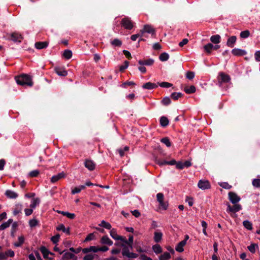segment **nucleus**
<instances>
[{"mask_svg":"<svg viewBox=\"0 0 260 260\" xmlns=\"http://www.w3.org/2000/svg\"><path fill=\"white\" fill-rule=\"evenodd\" d=\"M15 80L18 85L22 86H32L33 82L30 76L26 74H22L15 77Z\"/></svg>","mask_w":260,"mask_h":260,"instance_id":"1","label":"nucleus"},{"mask_svg":"<svg viewBox=\"0 0 260 260\" xmlns=\"http://www.w3.org/2000/svg\"><path fill=\"white\" fill-rule=\"evenodd\" d=\"M121 25L125 29L128 30L132 29L134 27V23L128 17H124L121 19Z\"/></svg>","mask_w":260,"mask_h":260,"instance_id":"2","label":"nucleus"},{"mask_svg":"<svg viewBox=\"0 0 260 260\" xmlns=\"http://www.w3.org/2000/svg\"><path fill=\"white\" fill-rule=\"evenodd\" d=\"M23 37L21 34L18 32L15 31L10 35L8 40L12 41L14 43H21Z\"/></svg>","mask_w":260,"mask_h":260,"instance_id":"3","label":"nucleus"},{"mask_svg":"<svg viewBox=\"0 0 260 260\" xmlns=\"http://www.w3.org/2000/svg\"><path fill=\"white\" fill-rule=\"evenodd\" d=\"M228 207L226 212L235 213L242 209V206L240 204H235L233 206H231L229 203H227Z\"/></svg>","mask_w":260,"mask_h":260,"instance_id":"4","label":"nucleus"},{"mask_svg":"<svg viewBox=\"0 0 260 260\" xmlns=\"http://www.w3.org/2000/svg\"><path fill=\"white\" fill-rule=\"evenodd\" d=\"M228 196L229 200L233 204H237L241 200V198L234 192H229L228 193Z\"/></svg>","mask_w":260,"mask_h":260,"instance_id":"5","label":"nucleus"},{"mask_svg":"<svg viewBox=\"0 0 260 260\" xmlns=\"http://www.w3.org/2000/svg\"><path fill=\"white\" fill-rule=\"evenodd\" d=\"M218 79V82L220 84H221L222 83L229 82L231 80V78L229 75L224 73L221 72L219 73Z\"/></svg>","mask_w":260,"mask_h":260,"instance_id":"6","label":"nucleus"},{"mask_svg":"<svg viewBox=\"0 0 260 260\" xmlns=\"http://www.w3.org/2000/svg\"><path fill=\"white\" fill-rule=\"evenodd\" d=\"M145 32L151 34L152 37H155L156 35V31L155 29L151 25L148 24L145 25L144 26L142 33Z\"/></svg>","mask_w":260,"mask_h":260,"instance_id":"7","label":"nucleus"},{"mask_svg":"<svg viewBox=\"0 0 260 260\" xmlns=\"http://www.w3.org/2000/svg\"><path fill=\"white\" fill-rule=\"evenodd\" d=\"M198 186L203 190L209 189L211 187L210 183L208 180H200L198 182Z\"/></svg>","mask_w":260,"mask_h":260,"instance_id":"8","label":"nucleus"},{"mask_svg":"<svg viewBox=\"0 0 260 260\" xmlns=\"http://www.w3.org/2000/svg\"><path fill=\"white\" fill-rule=\"evenodd\" d=\"M155 161H156V164H158L159 166H162L163 165H171V166L175 165H176V161L174 159H172L170 161H167V160H161L160 159L156 158Z\"/></svg>","mask_w":260,"mask_h":260,"instance_id":"9","label":"nucleus"},{"mask_svg":"<svg viewBox=\"0 0 260 260\" xmlns=\"http://www.w3.org/2000/svg\"><path fill=\"white\" fill-rule=\"evenodd\" d=\"M84 166L89 171H93L95 169V164L91 159H85Z\"/></svg>","mask_w":260,"mask_h":260,"instance_id":"10","label":"nucleus"},{"mask_svg":"<svg viewBox=\"0 0 260 260\" xmlns=\"http://www.w3.org/2000/svg\"><path fill=\"white\" fill-rule=\"evenodd\" d=\"M232 53L237 56H244L247 54L245 50L239 48H234L232 50Z\"/></svg>","mask_w":260,"mask_h":260,"instance_id":"11","label":"nucleus"},{"mask_svg":"<svg viewBox=\"0 0 260 260\" xmlns=\"http://www.w3.org/2000/svg\"><path fill=\"white\" fill-rule=\"evenodd\" d=\"M54 70L60 76L65 77L68 74L67 71L63 68L55 67Z\"/></svg>","mask_w":260,"mask_h":260,"instance_id":"12","label":"nucleus"},{"mask_svg":"<svg viewBox=\"0 0 260 260\" xmlns=\"http://www.w3.org/2000/svg\"><path fill=\"white\" fill-rule=\"evenodd\" d=\"M66 174L63 172L58 173L56 175L53 176L51 178V182L52 183H55L60 180L61 178H63L65 177Z\"/></svg>","mask_w":260,"mask_h":260,"instance_id":"13","label":"nucleus"},{"mask_svg":"<svg viewBox=\"0 0 260 260\" xmlns=\"http://www.w3.org/2000/svg\"><path fill=\"white\" fill-rule=\"evenodd\" d=\"M154 62V59L152 58H149L145 60H139L138 63L141 66H152Z\"/></svg>","mask_w":260,"mask_h":260,"instance_id":"14","label":"nucleus"},{"mask_svg":"<svg viewBox=\"0 0 260 260\" xmlns=\"http://www.w3.org/2000/svg\"><path fill=\"white\" fill-rule=\"evenodd\" d=\"M100 242L102 244H106L109 246H111L113 244V241L107 235L104 236L101 238Z\"/></svg>","mask_w":260,"mask_h":260,"instance_id":"15","label":"nucleus"},{"mask_svg":"<svg viewBox=\"0 0 260 260\" xmlns=\"http://www.w3.org/2000/svg\"><path fill=\"white\" fill-rule=\"evenodd\" d=\"M23 206L20 203L16 204L13 209V214L14 216L17 215L18 214L21 213L22 210Z\"/></svg>","mask_w":260,"mask_h":260,"instance_id":"16","label":"nucleus"},{"mask_svg":"<svg viewBox=\"0 0 260 260\" xmlns=\"http://www.w3.org/2000/svg\"><path fill=\"white\" fill-rule=\"evenodd\" d=\"M56 230L58 231H62L63 233H66L67 235H70L71 234L70 233V228L68 227V228H66L65 226L63 224L61 223L59 224L57 227H56Z\"/></svg>","mask_w":260,"mask_h":260,"instance_id":"17","label":"nucleus"},{"mask_svg":"<svg viewBox=\"0 0 260 260\" xmlns=\"http://www.w3.org/2000/svg\"><path fill=\"white\" fill-rule=\"evenodd\" d=\"M237 40V37L236 36H232L229 38L226 42V45L228 47L233 48Z\"/></svg>","mask_w":260,"mask_h":260,"instance_id":"18","label":"nucleus"},{"mask_svg":"<svg viewBox=\"0 0 260 260\" xmlns=\"http://www.w3.org/2000/svg\"><path fill=\"white\" fill-rule=\"evenodd\" d=\"M157 87L158 84L150 82L144 84L142 86L143 88L149 90L156 88Z\"/></svg>","mask_w":260,"mask_h":260,"instance_id":"19","label":"nucleus"},{"mask_svg":"<svg viewBox=\"0 0 260 260\" xmlns=\"http://www.w3.org/2000/svg\"><path fill=\"white\" fill-rule=\"evenodd\" d=\"M35 47L38 49H42L47 47L48 46V42L47 41L44 42H37L35 43Z\"/></svg>","mask_w":260,"mask_h":260,"instance_id":"20","label":"nucleus"},{"mask_svg":"<svg viewBox=\"0 0 260 260\" xmlns=\"http://www.w3.org/2000/svg\"><path fill=\"white\" fill-rule=\"evenodd\" d=\"M41 252H42L44 258H48V254L54 255V254L49 251L45 246H41L40 248Z\"/></svg>","mask_w":260,"mask_h":260,"instance_id":"21","label":"nucleus"},{"mask_svg":"<svg viewBox=\"0 0 260 260\" xmlns=\"http://www.w3.org/2000/svg\"><path fill=\"white\" fill-rule=\"evenodd\" d=\"M5 195L10 199H16L18 196L16 192L10 190H7L5 192Z\"/></svg>","mask_w":260,"mask_h":260,"instance_id":"22","label":"nucleus"},{"mask_svg":"<svg viewBox=\"0 0 260 260\" xmlns=\"http://www.w3.org/2000/svg\"><path fill=\"white\" fill-rule=\"evenodd\" d=\"M186 243H185V241H181L178 243L177 246H176L175 249L177 251L179 252H181L183 251L184 249L183 247L185 245Z\"/></svg>","mask_w":260,"mask_h":260,"instance_id":"23","label":"nucleus"},{"mask_svg":"<svg viewBox=\"0 0 260 260\" xmlns=\"http://www.w3.org/2000/svg\"><path fill=\"white\" fill-rule=\"evenodd\" d=\"M221 37L219 35H213L210 37V41L214 44H217L220 42Z\"/></svg>","mask_w":260,"mask_h":260,"instance_id":"24","label":"nucleus"},{"mask_svg":"<svg viewBox=\"0 0 260 260\" xmlns=\"http://www.w3.org/2000/svg\"><path fill=\"white\" fill-rule=\"evenodd\" d=\"M120 246L122 247L121 252L122 255L126 256V255L129 252L128 246L124 243H121Z\"/></svg>","mask_w":260,"mask_h":260,"instance_id":"25","label":"nucleus"},{"mask_svg":"<svg viewBox=\"0 0 260 260\" xmlns=\"http://www.w3.org/2000/svg\"><path fill=\"white\" fill-rule=\"evenodd\" d=\"M13 222L12 219H9L7 222H5L0 225V231L4 230L7 228H9L11 223Z\"/></svg>","mask_w":260,"mask_h":260,"instance_id":"26","label":"nucleus"},{"mask_svg":"<svg viewBox=\"0 0 260 260\" xmlns=\"http://www.w3.org/2000/svg\"><path fill=\"white\" fill-rule=\"evenodd\" d=\"M196 87L193 85H191L190 86H186L184 89V91L185 92V93L187 94L194 93L196 92Z\"/></svg>","mask_w":260,"mask_h":260,"instance_id":"27","label":"nucleus"},{"mask_svg":"<svg viewBox=\"0 0 260 260\" xmlns=\"http://www.w3.org/2000/svg\"><path fill=\"white\" fill-rule=\"evenodd\" d=\"M18 225L19 224L17 222H13L11 230V236L12 237H15V234L17 231Z\"/></svg>","mask_w":260,"mask_h":260,"instance_id":"28","label":"nucleus"},{"mask_svg":"<svg viewBox=\"0 0 260 260\" xmlns=\"http://www.w3.org/2000/svg\"><path fill=\"white\" fill-rule=\"evenodd\" d=\"M169 121L167 117L161 116L160 118V124L162 127H166L169 124Z\"/></svg>","mask_w":260,"mask_h":260,"instance_id":"29","label":"nucleus"},{"mask_svg":"<svg viewBox=\"0 0 260 260\" xmlns=\"http://www.w3.org/2000/svg\"><path fill=\"white\" fill-rule=\"evenodd\" d=\"M154 235V241L156 243L159 242L162 239V233L161 232H155Z\"/></svg>","mask_w":260,"mask_h":260,"instance_id":"30","label":"nucleus"},{"mask_svg":"<svg viewBox=\"0 0 260 260\" xmlns=\"http://www.w3.org/2000/svg\"><path fill=\"white\" fill-rule=\"evenodd\" d=\"M213 48V45L211 43H208L204 46L205 51L207 54H211Z\"/></svg>","mask_w":260,"mask_h":260,"instance_id":"31","label":"nucleus"},{"mask_svg":"<svg viewBox=\"0 0 260 260\" xmlns=\"http://www.w3.org/2000/svg\"><path fill=\"white\" fill-rule=\"evenodd\" d=\"M183 94L181 92H173L171 94V98H172L173 100L176 101L179 98L182 97Z\"/></svg>","mask_w":260,"mask_h":260,"instance_id":"32","label":"nucleus"},{"mask_svg":"<svg viewBox=\"0 0 260 260\" xmlns=\"http://www.w3.org/2000/svg\"><path fill=\"white\" fill-rule=\"evenodd\" d=\"M169 58V55L166 52L161 53L159 56V59L161 61H166Z\"/></svg>","mask_w":260,"mask_h":260,"instance_id":"33","label":"nucleus"},{"mask_svg":"<svg viewBox=\"0 0 260 260\" xmlns=\"http://www.w3.org/2000/svg\"><path fill=\"white\" fill-rule=\"evenodd\" d=\"M99 225L108 230H110L112 228L111 224L109 222H107L104 220L101 221Z\"/></svg>","mask_w":260,"mask_h":260,"instance_id":"34","label":"nucleus"},{"mask_svg":"<svg viewBox=\"0 0 260 260\" xmlns=\"http://www.w3.org/2000/svg\"><path fill=\"white\" fill-rule=\"evenodd\" d=\"M152 249L156 254H159L162 252V248L159 244H155L152 246Z\"/></svg>","mask_w":260,"mask_h":260,"instance_id":"35","label":"nucleus"},{"mask_svg":"<svg viewBox=\"0 0 260 260\" xmlns=\"http://www.w3.org/2000/svg\"><path fill=\"white\" fill-rule=\"evenodd\" d=\"M40 202V200L38 198L33 199L30 205V207L32 209L35 208L39 204Z\"/></svg>","mask_w":260,"mask_h":260,"instance_id":"36","label":"nucleus"},{"mask_svg":"<svg viewBox=\"0 0 260 260\" xmlns=\"http://www.w3.org/2000/svg\"><path fill=\"white\" fill-rule=\"evenodd\" d=\"M161 103L164 106H168L171 103V100L168 96H166L161 101Z\"/></svg>","mask_w":260,"mask_h":260,"instance_id":"37","label":"nucleus"},{"mask_svg":"<svg viewBox=\"0 0 260 260\" xmlns=\"http://www.w3.org/2000/svg\"><path fill=\"white\" fill-rule=\"evenodd\" d=\"M243 225L248 230H251L252 229V224L248 220L243 221Z\"/></svg>","mask_w":260,"mask_h":260,"instance_id":"38","label":"nucleus"},{"mask_svg":"<svg viewBox=\"0 0 260 260\" xmlns=\"http://www.w3.org/2000/svg\"><path fill=\"white\" fill-rule=\"evenodd\" d=\"M171 258L170 254L168 252H164L159 257V260H167Z\"/></svg>","mask_w":260,"mask_h":260,"instance_id":"39","label":"nucleus"},{"mask_svg":"<svg viewBox=\"0 0 260 260\" xmlns=\"http://www.w3.org/2000/svg\"><path fill=\"white\" fill-rule=\"evenodd\" d=\"M63 56L66 59H70L72 56V52L70 50H66L64 51Z\"/></svg>","mask_w":260,"mask_h":260,"instance_id":"40","label":"nucleus"},{"mask_svg":"<svg viewBox=\"0 0 260 260\" xmlns=\"http://www.w3.org/2000/svg\"><path fill=\"white\" fill-rule=\"evenodd\" d=\"M75 257V255L69 252H66L62 256L63 259H73Z\"/></svg>","mask_w":260,"mask_h":260,"instance_id":"41","label":"nucleus"},{"mask_svg":"<svg viewBox=\"0 0 260 260\" xmlns=\"http://www.w3.org/2000/svg\"><path fill=\"white\" fill-rule=\"evenodd\" d=\"M110 235L112 238L117 240H118V237L120 236L117 234L116 230L115 229H112L110 232Z\"/></svg>","mask_w":260,"mask_h":260,"instance_id":"42","label":"nucleus"},{"mask_svg":"<svg viewBox=\"0 0 260 260\" xmlns=\"http://www.w3.org/2000/svg\"><path fill=\"white\" fill-rule=\"evenodd\" d=\"M111 44L114 46L120 47L122 45V42L118 39H115L111 42Z\"/></svg>","mask_w":260,"mask_h":260,"instance_id":"43","label":"nucleus"},{"mask_svg":"<svg viewBox=\"0 0 260 260\" xmlns=\"http://www.w3.org/2000/svg\"><path fill=\"white\" fill-rule=\"evenodd\" d=\"M250 36V32L248 30L242 31L240 34V36L241 38L246 39Z\"/></svg>","mask_w":260,"mask_h":260,"instance_id":"44","label":"nucleus"},{"mask_svg":"<svg viewBox=\"0 0 260 260\" xmlns=\"http://www.w3.org/2000/svg\"><path fill=\"white\" fill-rule=\"evenodd\" d=\"M258 247V245L256 244H251L250 245L247 247L248 249L252 253H254L255 252V248Z\"/></svg>","mask_w":260,"mask_h":260,"instance_id":"45","label":"nucleus"},{"mask_svg":"<svg viewBox=\"0 0 260 260\" xmlns=\"http://www.w3.org/2000/svg\"><path fill=\"white\" fill-rule=\"evenodd\" d=\"M161 142L165 144L167 147H169L171 145V143L168 137H165L161 139Z\"/></svg>","mask_w":260,"mask_h":260,"instance_id":"46","label":"nucleus"},{"mask_svg":"<svg viewBox=\"0 0 260 260\" xmlns=\"http://www.w3.org/2000/svg\"><path fill=\"white\" fill-rule=\"evenodd\" d=\"M157 84L159 85L160 87L165 88H169L173 86L172 84L167 82H162L161 83L158 82Z\"/></svg>","mask_w":260,"mask_h":260,"instance_id":"47","label":"nucleus"},{"mask_svg":"<svg viewBox=\"0 0 260 260\" xmlns=\"http://www.w3.org/2000/svg\"><path fill=\"white\" fill-rule=\"evenodd\" d=\"M252 185L256 188H260V179H254L252 181Z\"/></svg>","mask_w":260,"mask_h":260,"instance_id":"48","label":"nucleus"},{"mask_svg":"<svg viewBox=\"0 0 260 260\" xmlns=\"http://www.w3.org/2000/svg\"><path fill=\"white\" fill-rule=\"evenodd\" d=\"M129 64V62L127 60L124 61L123 64L119 67V71L120 72L124 71L127 68Z\"/></svg>","mask_w":260,"mask_h":260,"instance_id":"49","label":"nucleus"},{"mask_svg":"<svg viewBox=\"0 0 260 260\" xmlns=\"http://www.w3.org/2000/svg\"><path fill=\"white\" fill-rule=\"evenodd\" d=\"M60 238V235L59 234H56V235L53 236L51 238V241L54 244H56Z\"/></svg>","mask_w":260,"mask_h":260,"instance_id":"50","label":"nucleus"},{"mask_svg":"<svg viewBox=\"0 0 260 260\" xmlns=\"http://www.w3.org/2000/svg\"><path fill=\"white\" fill-rule=\"evenodd\" d=\"M19 241L18 242H16L14 243V245L16 247H20L22 245V244L24 243V239L23 237H19L18 238Z\"/></svg>","mask_w":260,"mask_h":260,"instance_id":"51","label":"nucleus"},{"mask_svg":"<svg viewBox=\"0 0 260 260\" xmlns=\"http://www.w3.org/2000/svg\"><path fill=\"white\" fill-rule=\"evenodd\" d=\"M38 224V221L36 219H30L29 221V225L31 228L36 226Z\"/></svg>","mask_w":260,"mask_h":260,"instance_id":"52","label":"nucleus"},{"mask_svg":"<svg viewBox=\"0 0 260 260\" xmlns=\"http://www.w3.org/2000/svg\"><path fill=\"white\" fill-rule=\"evenodd\" d=\"M219 185L222 188L226 189H230L232 187V185H230L227 182H222L219 183Z\"/></svg>","mask_w":260,"mask_h":260,"instance_id":"53","label":"nucleus"},{"mask_svg":"<svg viewBox=\"0 0 260 260\" xmlns=\"http://www.w3.org/2000/svg\"><path fill=\"white\" fill-rule=\"evenodd\" d=\"M136 84L133 81H126L125 82H123L121 85V86L123 88H126V86H131V85H135Z\"/></svg>","mask_w":260,"mask_h":260,"instance_id":"54","label":"nucleus"},{"mask_svg":"<svg viewBox=\"0 0 260 260\" xmlns=\"http://www.w3.org/2000/svg\"><path fill=\"white\" fill-rule=\"evenodd\" d=\"M94 233H90L87 236V237L85 238V239L84 240V242H87L88 241H91V240H93L94 239Z\"/></svg>","mask_w":260,"mask_h":260,"instance_id":"55","label":"nucleus"},{"mask_svg":"<svg viewBox=\"0 0 260 260\" xmlns=\"http://www.w3.org/2000/svg\"><path fill=\"white\" fill-rule=\"evenodd\" d=\"M186 77L189 80H191L194 77V73L193 72L188 71L186 74Z\"/></svg>","mask_w":260,"mask_h":260,"instance_id":"56","label":"nucleus"},{"mask_svg":"<svg viewBox=\"0 0 260 260\" xmlns=\"http://www.w3.org/2000/svg\"><path fill=\"white\" fill-rule=\"evenodd\" d=\"M156 198H157V201L159 203V202H160L164 201V195L162 193L159 192L156 194Z\"/></svg>","mask_w":260,"mask_h":260,"instance_id":"57","label":"nucleus"},{"mask_svg":"<svg viewBox=\"0 0 260 260\" xmlns=\"http://www.w3.org/2000/svg\"><path fill=\"white\" fill-rule=\"evenodd\" d=\"M39 173L38 170H33L29 173V175L30 177H36L38 176Z\"/></svg>","mask_w":260,"mask_h":260,"instance_id":"58","label":"nucleus"},{"mask_svg":"<svg viewBox=\"0 0 260 260\" xmlns=\"http://www.w3.org/2000/svg\"><path fill=\"white\" fill-rule=\"evenodd\" d=\"M159 206L161 207L162 209L166 210L167 209L168 204L167 203L165 202L164 201L159 202Z\"/></svg>","mask_w":260,"mask_h":260,"instance_id":"59","label":"nucleus"},{"mask_svg":"<svg viewBox=\"0 0 260 260\" xmlns=\"http://www.w3.org/2000/svg\"><path fill=\"white\" fill-rule=\"evenodd\" d=\"M96 255L95 254H86L83 257L84 260H93L94 256Z\"/></svg>","mask_w":260,"mask_h":260,"instance_id":"60","label":"nucleus"},{"mask_svg":"<svg viewBox=\"0 0 260 260\" xmlns=\"http://www.w3.org/2000/svg\"><path fill=\"white\" fill-rule=\"evenodd\" d=\"M126 256L128 258H137L138 256V255L135 253H133V252H129L126 255Z\"/></svg>","mask_w":260,"mask_h":260,"instance_id":"61","label":"nucleus"},{"mask_svg":"<svg viewBox=\"0 0 260 260\" xmlns=\"http://www.w3.org/2000/svg\"><path fill=\"white\" fill-rule=\"evenodd\" d=\"M123 53L128 59H131L132 58L131 54L128 51L124 50H123Z\"/></svg>","mask_w":260,"mask_h":260,"instance_id":"62","label":"nucleus"},{"mask_svg":"<svg viewBox=\"0 0 260 260\" xmlns=\"http://www.w3.org/2000/svg\"><path fill=\"white\" fill-rule=\"evenodd\" d=\"M176 168L180 170L183 169L184 168L183 163H182L181 161H176Z\"/></svg>","mask_w":260,"mask_h":260,"instance_id":"63","label":"nucleus"},{"mask_svg":"<svg viewBox=\"0 0 260 260\" xmlns=\"http://www.w3.org/2000/svg\"><path fill=\"white\" fill-rule=\"evenodd\" d=\"M254 57L257 61H260V51H257L255 52Z\"/></svg>","mask_w":260,"mask_h":260,"instance_id":"64","label":"nucleus"}]
</instances>
